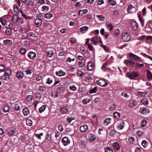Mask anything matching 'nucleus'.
<instances>
[{"label":"nucleus","mask_w":152,"mask_h":152,"mask_svg":"<svg viewBox=\"0 0 152 152\" xmlns=\"http://www.w3.org/2000/svg\"><path fill=\"white\" fill-rule=\"evenodd\" d=\"M96 83L99 86L102 87H106L108 85L107 80L104 79H101L96 82Z\"/></svg>","instance_id":"1"},{"label":"nucleus","mask_w":152,"mask_h":152,"mask_svg":"<svg viewBox=\"0 0 152 152\" xmlns=\"http://www.w3.org/2000/svg\"><path fill=\"white\" fill-rule=\"evenodd\" d=\"M131 39L130 34L127 32H124L122 34V39L124 42H128Z\"/></svg>","instance_id":"2"},{"label":"nucleus","mask_w":152,"mask_h":152,"mask_svg":"<svg viewBox=\"0 0 152 152\" xmlns=\"http://www.w3.org/2000/svg\"><path fill=\"white\" fill-rule=\"evenodd\" d=\"M127 76L130 79H132L133 78H135L139 76L138 73L136 72H132L131 73H128L127 74Z\"/></svg>","instance_id":"3"},{"label":"nucleus","mask_w":152,"mask_h":152,"mask_svg":"<svg viewBox=\"0 0 152 152\" xmlns=\"http://www.w3.org/2000/svg\"><path fill=\"white\" fill-rule=\"evenodd\" d=\"M130 27L132 30L135 31L138 28V25L136 22L133 21L131 22Z\"/></svg>","instance_id":"4"},{"label":"nucleus","mask_w":152,"mask_h":152,"mask_svg":"<svg viewBox=\"0 0 152 152\" xmlns=\"http://www.w3.org/2000/svg\"><path fill=\"white\" fill-rule=\"evenodd\" d=\"M94 66V63L91 61L88 62L87 66V69L88 71L92 70Z\"/></svg>","instance_id":"5"},{"label":"nucleus","mask_w":152,"mask_h":152,"mask_svg":"<svg viewBox=\"0 0 152 152\" xmlns=\"http://www.w3.org/2000/svg\"><path fill=\"white\" fill-rule=\"evenodd\" d=\"M96 139L95 134L92 133H90L88 135V141L91 142L95 140Z\"/></svg>","instance_id":"6"},{"label":"nucleus","mask_w":152,"mask_h":152,"mask_svg":"<svg viewBox=\"0 0 152 152\" xmlns=\"http://www.w3.org/2000/svg\"><path fill=\"white\" fill-rule=\"evenodd\" d=\"M62 142L65 146L66 145L70 143V141L69 140L68 138L67 137H63L62 140Z\"/></svg>","instance_id":"7"},{"label":"nucleus","mask_w":152,"mask_h":152,"mask_svg":"<svg viewBox=\"0 0 152 152\" xmlns=\"http://www.w3.org/2000/svg\"><path fill=\"white\" fill-rule=\"evenodd\" d=\"M16 132V130L15 129H10L8 131L7 134L9 136H15Z\"/></svg>","instance_id":"8"},{"label":"nucleus","mask_w":152,"mask_h":152,"mask_svg":"<svg viewBox=\"0 0 152 152\" xmlns=\"http://www.w3.org/2000/svg\"><path fill=\"white\" fill-rule=\"evenodd\" d=\"M28 56L30 59H34L36 58V55L35 53L30 52H29Z\"/></svg>","instance_id":"9"},{"label":"nucleus","mask_w":152,"mask_h":152,"mask_svg":"<svg viewBox=\"0 0 152 152\" xmlns=\"http://www.w3.org/2000/svg\"><path fill=\"white\" fill-rule=\"evenodd\" d=\"M88 128V126L86 125H84L81 126L80 128V130L82 132L86 131Z\"/></svg>","instance_id":"10"},{"label":"nucleus","mask_w":152,"mask_h":152,"mask_svg":"<svg viewBox=\"0 0 152 152\" xmlns=\"http://www.w3.org/2000/svg\"><path fill=\"white\" fill-rule=\"evenodd\" d=\"M139 112L142 114H145L149 113L148 110L144 107L140 108L139 110Z\"/></svg>","instance_id":"11"},{"label":"nucleus","mask_w":152,"mask_h":152,"mask_svg":"<svg viewBox=\"0 0 152 152\" xmlns=\"http://www.w3.org/2000/svg\"><path fill=\"white\" fill-rule=\"evenodd\" d=\"M129 57L131 59L135 60H138L140 58V57H139L134 54L132 53L129 54Z\"/></svg>","instance_id":"12"},{"label":"nucleus","mask_w":152,"mask_h":152,"mask_svg":"<svg viewBox=\"0 0 152 152\" xmlns=\"http://www.w3.org/2000/svg\"><path fill=\"white\" fill-rule=\"evenodd\" d=\"M42 20L40 19H36L35 21V23L38 27H40L42 24Z\"/></svg>","instance_id":"13"},{"label":"nucleus","mask_w":152,"mask_h":152,"mask_svg":"<svg viewBox=\"0 0 152 152\" xmlns=\"http://www.w3.org/2000/svg\"><path fill=\"white\" fill-rule=\"evenodd\" d=\"M65 90V88L63 87H59L56 89L57 92L58 93L62 94Z\"/></svg>","instance_id":"14"},{"label":"nucleus","mask_w":152,"mask_h":152,"mask_svg":"<svg viewBox=\"0 0 152 152\" xmlns=\"http://www.w3.org/2000/svg\"><path fill=\"white\" fill-rule=\"evenodd\" d=\"M91 39L94 44H96L101 41L100 39L96 37H93Z\"/></svg>","instance_id":"15"},{"label":"nucleus","mask_w":152,"mask_h":152,"mask_svg":"<svg viewBox=\"0 0 152 152\" xmlns=\"http://www.w3.org/2000/svg\"><path fill=\"white\" fill-rule=\"evenodd\" d=\"M88 12V10L86 9L84 10H80L78 11V14L80 16L85 15Z\"/></svg>","instance_id":"16"},{"label":"nucleus","mask_w":152,"mask_h":152,"mask_svg":"<svg viewBox=\"0 0 152 152\" xmlns=\"http://www.w3.org/2000/svg\"><path fill=\"white\" fill-rule=\"evenodd\" d=\"M1 79L6 81H8L9 80L10 75L4 74L3 76L1 77Z\"/></svg>","instance_id":"17"},{"label":"nucleus","mask_w":152,"mask_h":152,"mask_svg":"<svg viewBox=\"0 0 152 152\" xmlns=\"http://www.w3.org/2000/svg\"><path fill=\"white\" fill-rule=\"evenodd\" d=\"M23 114L25 116H27L29 114V110L28 109L27 107H25L23 109Z\"/></svg>","instance_id":"18"},{"label":"nucleus","mask_w":152,"mask_h":152,"mask_svg":"<svg viewBox=\"0 0 152 152\" xmlns=\"http://www.w3.org/2000/svg\"><path fill=\"white\" fill-rule=\"evenodd\" d=\"M88 29V27L87 26H84L81 27L80 30L82 33H85Z\"/></svg>","instance_id":"19"},{"label":"nucleus","mask_w":152,"mask_h":152,"mask_svg":"<svg viewBox=\"0 0 152 152\" xmlns=\"http://www.w3.org/2000/svg\"><path fill=\"white\" fill-rule=\"evenodd\" d=\"M113 145L114 148L117 150H119L120 149L119 145L118 142H115L113 143Z\"/></svg>","instance_id":"20"},{"label":"nucleus","mask_w":152,"mask_h":152,"mask_svg":"<svg viewBox=\"0 0 152 152\" xmlns=\"http://www.w3.org/2000/svg\"><path fill=\"white\" fill-rule=\"evenodd\" d=\"M19 18L18 15H15L12 17V19L14 23H15L18 22Z\"/></svg>","instance_id":"21"},{"label":"nucleus","mask_w":152,"mask_h":152,"mask_svg":"<svg viewBox=\"0 0 152 152\" xmlns=\"http://www.w3.org/2000/svg\"><path fill=\"white\" fill-rule=\"evenodd\" d=\"M46 138L45 140V141L46 142H48L49 141H50V142H51V134L50 133H48L46 135Z\"/></svg>","instance_id":"22"},{"label":"nucleus","mask_w":152,"mask_h":152,"mask_svg":"<svg viewBox=\"0 0 152 152\" xmlns=\"http://www.w3.org/2000/svg\"><path fill=\"white\" fill-rule=\"evenodd\" d=\"M124 122L121 121L118 123V126L120 129H122L124 127Z\"/></svg>","instance_id":"23"},{"label":"nucleus","mask_w":152,"mask_h":152,"mask_svg":"<svg viewBox=\"0 0 152 152\" xmlns=\"http://www.w3.org/2000/svg\"><path fill=\"white\" fill-rule=\"evenodd\" d=\"M139 12H138V17L139 18V20L141 22V26L142 27H143L144 25V20L142 18V17L141 16V15L140 14H139Z\"/></svg>","instance_id":"24"},{"label":"nucleus","mask_w":152,"mask_h":152,"mask_svg":"<svg viewBox=\"0 0 152 152\" xmlns=\"http://www.w3.org/2000/svg\"><path fill=\"white\" fill-rule=\"evenodd\" d=\"M60 111L63 113H66L68 111V109L66 107H61Z\"/></svg>","instance_id":"25"},{"label":"nucleus","mask_w":152,"mask_h":152,"mask_svg":"<svg viewBox=\"0 0 152 152\" xmlns=\"http://www.w3.org/2000/svg\"><path fill=\"white\" fill-rule=\"evenodd\" d=\"M3 43L5 45H10L12 43V41L11 40L7 39L3 41Z\"/></svg>","instance_id":"26"},{"label":"nucleus","mask_w":152,"mask_h":152,"mask_svg":"<svg viewBox=\"0 0 152 152\" xmlns=\"http://www.w3.org/2000/svg\"><path fill=\"white\" fill-rule=\"evenodd\" d=\"M16 76L19 79H21L23 77V74L21 72H18L16 73Z\"/></svg>","instance_id":"27"},{"label":"nucleus","mask_w":152,"mask_h":152,"mask_svg":"<svg viewBox=\"0 0 152 152\" xmlns=\"http://www.w3.org/2000/svg\"><path fill=\"white\" fill-rule=\"evenodd\" d=\"M53 17V15L50 13L48 12L45 14L44 17L47 19H50Z\"/></svg>","instance_id":"28"},{"label":"nucleus","mask_w":152,"mask_h":152,"mask_svg":"<svg viewBox=\"0 0 152 152\" xmlns=\"http://www.w3.org/2000/svg\"><path fill=\"white\" fill-rule=\"evenodd\" d=\"M147 78L148 79H151L152 78V74L151 72L148 70H146Z\"/></svg>","instance_id":"29"},{"label":"nucleus","mask_w":152,"mask_h":152,"mask_svg":"<svg viewBox=\"0 0 152 152\" xmlns=\"http://www.w3.org/2000/svg\"><path fill=\"white\" fill-rule=\"evenodd\" d=\"M56 73L57 75L59 76H62L65 75V73L62 71H60L58 72H56Z\"/></svg>","instance_id":"30"},{"label":"nucleus","mask_w":152,"mask_h":152,"mask_svg":"<svg viewBox=\"0 0 152 152\" xmlns=\"http://www.w3.org/2000/svg\"><path fill=\"white\" fill-rule=\"evenodd\" d=\"M111 120L110 118H106L104 121V124L105 126H107L110 123Z\"/></svg>","instance_id":"31"},{"label":"nucleus","mask_w":152,"mask_h":152,"mask_svg":"<svg viewBox=\"0 0 152 152\" xmlns=\"http://www.w3.org/2000/svg\"><path fill=\"white\" fill-rule=\"evenodd\" d=\"M13 7L14 12L18 13H19L20 10L17 5L16 4L14 5Z\"/></svg>","instance_id":"32"},{"label":"nucleus","mask_w":152,"mask_h":152,"mask_svg":"<svg viewBox=\"0 0 152 152\" xmlns=\"http://www.w3.org/2000/svg\"><path fill=\"white\" fill-rule=\"evenodd\" d=\"M141 144L144 148H146L148 145V142L145 140H143Z\"/></svg>","instance_id":"33"},{"label":"nucleus","mask_w":152,"mask_h":152,"mask_svg":"<svg viewBox=\"0 0 152 152\" xmlns=\"http://www.w3.org/2000/svg\"><path fill=\"white\" fill-rule=\"evenodd\" d=\"M38 90L41 92H44L46 91V87L42 86H39L38 88Z\"/></svg>","instance_id":"34"},{"label":"nucleus","mask_w":152,"mask_h":152,"mask_svg":"<svg viewBox=\"0 0 152 152\" xmlns=\"http://www.w3.org/2000/svg\"><path fill=\"white\" fill-rule=\"evenodd\" d=\"M146 26L149 29L152 30V21H148L147 22Z\"/></svg>","instance_id":"35"},{"label":"nucleus","mask_w":152,"mask_h":152,"mask_svg":"<svg viewBox=\"0 0 152 152\" xmlns=\"http://www.w3.org/2000/svg\"><path fill=\"white\" fill-rule=\"evenodd\" d=\"M46 106L45 105H43L41 106L39 109V112L40 113H42V112H44L46 108Z\"/></svg>","instance_id":"36"},{"label":"nucleus","mask_w":152,"mask_h":152,"mask_svg":"<svg viewBox=\"0 0 152 152\" xmlns=\"http://www.w3.org/2000/svg\"><path fill=\"white\" fill-rule=\"evenodd\" d=\"M126 62L127 65L132 66L134 64V62L130 59H127L126 60Z\"/></svg>","instance_id":"37"},{"label":"nucleus","mask_w":152,"mask_h":152,"mask_svg":"<svg viewBox=\"0 0 152 152\" xmlns=\"http://www.w3.org/2000/svg\"><path fill=\"white\" fill-rule=\"evenodd\" d=\"M141 102L144 105H148V101L146 98H144L141 100Z\"/></svg>","instance_id":"38"},{"label":"nucleus","mask_w":152,"mask_h":152,"mask_svg":"<svg viewBox=\"0 0 152 152\" xmlns=\"http://www.w3.org/2000/svg\"><path fill=\"white\" fill-rule=\"evenodd\" d=\"M141 124V126L144 127L147 125L148 123L146 120L143 119L142 121Z\"/></svg>","instance_id":"39"},{"label":"nucleus","mask_w":152,"mask_h":152,"mask_svg":"<svg viewBox=\"0 0 152 152\" xmlns=\"http://www.w3.org/2000/svg\"><path fill=\"white\" fill-rule=\"evenodd\" d=\"M47 53V56L48 57H51L53 55V51L51 50L48 51Z\"/></svg>","instance_id":"40"},{"label":"nucleus","mask_w":152,"mask_h":152,"mask_svg":"<svg viewBox=\"0 0 152 152\" xmlns=\"http://www.w3.org/2000/svg\"><path fill=\"white\" fill-rule=\"evenodd\" d=\"M137 104V102L135 101H133L129 103V106L130 107H134Z\"/></svg>","instance_id":"41"},{"label":"nucleus","mask_w":152,"mask_h":152,"mask_svg":"<svg viewBox=\"0 0 152 152\" xmlns=\"http://www.w3.org/2000/svg\"><path fill=\"white\" fill-rule=\"evenodd\" d=\"M113 115L116 119H119L120 117V113L117 112H114L113 113Z\"/></svg>","instance_id":"42"},{"label":"nucleus","mask_w":152,"mask_h":152,"mask_svg":"<svg viewBox=\"0 0 152 152\" xmlns=\"http://www.w3.org/2000/svg\"><path fill=\"white\" fill-rule=\"evenodd\" d=\"M96 17L100 21H103L105 19V17L102 15H96Z\"/></svg>","instance_id":"43"},{"label":"nucleus","mask_w":152,"mask_h":152,"mask_svg":"<svg viewBox=\"0 0 152 152\" xmlns=\"http://www.w3.org/2000/svg\"><path fill=\"white\" fill-rule=\"evenodd\" d=\"M42 11L44 12H47L49 9V7L47 6H43L42 7Z\"/></svg>","instance_id":"44"},{"label":"nucleus","mask_w":152,"mask_h":152,"mask_svg":"<svg viewBox=\"0 0 152 152\" xmlns=\"http://www.w3.org/2000/svg\"><path fill=\"white\" fill-rule=\"evenodd\" d=\"M102 47L104 49L106 52H109L110 51V49L104 45H102Z\"/></svg>","instance_id":"45"},{"label":"nucleus","mask_w":152,"mask_h":152,"mask_svg":"<svg viewBox=\"0 0 152 152\" xmlns=\"http://www.w3.org/2000/svg\"><path fill=\"white\" fill-rule=\"evenodd\" d=\"M109 4L112 6H115L116 4V2L115 1L113 0H109L108 1Z\"/></svg>","instance_id":"46"},{"label":"nucleus","mask_w":152,"mask_h":152,"mask_svg":"<svg viewBox=\"0 0 152 152\" xmlns=\"http://www.w3.org/2000/svg\"><path fill=\"white\" fill-rule=\"evenodd\" d=\"M105 152H113L112 149L109 147H107L105 148Z\"/></svg>","instance_id":"47"},{"label":"nucleus","mask_w":152,"mask_h":152,"mask_svg":"<svg viewBox=\"0 0 152 152\" xmlns=\"http://www.w3.org/2000/svg\"><path fill=\"white\" fill-rule=\"evenodd\" d=\"M116 106L115 104H112L111 106L109 107V110L110 111L114 110L116 108Z\"/></svg>","instance_id":"48"},{"label":"nucleus","mask_w":152,"mask_h":152,"mask_svg":"<svg viewBox=\"0 0 152 152\" xmlns=\"http://www.w3.org/2000/svg\"><path fill=\"white\" fill-rule=\"evenodd\" d=\"M12 29L10 28H8L6 29L5 33L8 35L11 34L12 33Z\"/></svg>","instance_id":"49"},{"label":"nucleus","mask_w":152,"mask_h":152,"mask_svg":"<svg viewBox=\"0 0 152 152\" xmlns=\"http://www.w3.org/2000/svg\"><path fill=\"white\" fill-rule=\"evenodd\" d=\"M26 123L28 126H31L32 124V122L31 120L27 119L26 120Z\"/></svg>","instance_id":"50"},{"label":"nucleus","mask_w":152,"mask_h":152,"mask_svg":"<svg viewBox=\"0 0 152 152\" xmlns=\"http://www.w3.org/2000/svg\"><path fill=\"white\" fill-rule=\"evenodd\" d=\"M53 82V80L51 77H48L46 83L49 84H51Z\"/></svg>","instance_id":"51"},{"label":"nucleus","mask_w":152,"mask_h":152,"mask_svg":"<svg viewBox=\"0 0 152 152\" xmlns=\"http://www.w3.org/2000/svg\"><path fill=\"white\" fill-rule=\"evenodd\" d=\"M57 93L55 91H52L51 92V96L52 97L55 98L56 97L58 96Z\"/></svg>","instance_id":"52"},{"label":"nucleus","mask_w":152,"mask_h":152,"mask_svg":"<svg viewBox=\"0 0 152 152\" xmlns=\"http://www.w3.org/2000/svg\"><path fill=\"white\" fill-rule=\"evenodd\" d=\"M97 90V87H95L94 88L91 89L89 91V93L90 94L94 93L96 92V91Z\"/></svg>","instance_id":"53"},{"label":"nucleus","mask_w":152,"mask_h":152,"mask_svg":"<svg viewBox=\"0 0 152 152\" xmlns=\"http://www.w3.org/2000/svg\"><path fill=\"white\" fill-rule=\"evenodd\" d=\"M26 100L28 102H30L33 99V96L32 95H28L26 98Z\"/></svg>","instance_id":"54"},{"label":"nucleus","mask_w":152,"mask_h":152,"mask_svg":"<svg viewBox=\"0 0 152 152\" xmlns=\"http://www.w3.org/2000/svg\"><path fill=\"white\" fill-rule=\"evenodd\" d=\"M138 94L139 95H140L142 96H145L147 94L146 92H142L140 91H138Z\"/></svg>","instance_id":"55"},{"label":"nucleus","mask_w":152,"mask_h":152,"mask_svg":"<svg viewBox=\"0 0 152 152\" xmlns=\"http://www.w3.org/2000/svg\"><path fill=\"white\" fill-rule=\"evenodd\" d=\"M41 96V94L39 93H36L34 95V97L37 99H40Z\"/></svg>","instance_id":"56"},{"label":"nucleus","mask_w":152,"mask_h":152,"mask_svg":"<svg viewBox=\"0 0 152 152\" xmlns=\"http://www.w3.org/2000/svg\"><path fill=\"white\" fill-rule=\"evenodd\" d=\"M10 110V107L8 105H6L4 106V110L5 112H8Z\"/></svg>","instance_id":"57"},{"label":"nucleus","mask_w":152,"mask_h":152,"mask_svg":"<svg viewBox=\"0 0 152 152\" xmlns=\"http://www.w3.org/2000/svg\"><path fill=\"white\" fill-rule=\"evenodd\" d=\"M115 130H111L109 133L110 135L111 136H113L115 135Z\"/></svg>","instance_id":"58"},{"label":"nucleus","mask_w":152,"mask_h":152,"mask_svg":"<svg viewBox=\"0 0 152 152\" xmlns=\"http://www.w3.org/2000/svg\"><path fill=\"white\" fill-rule=\"evenodd\" d=\"M43 135V133H41L39 134H35V136L38 139L40 140L41 139V136H42Z\"/></svg>","instance_id":"59"},{"label":"nucleus","mask_w":152,"mask_h":152,"mask_svg":"<svg viewBox=\"0 0 152 152\" xmlns=\"http://www.w3.org/2000/svg\"><path fill=\"white\" fill-rule=\"evenodd\" d=\"M84 65V63L81 61H79V62L78 63V67L79 68H81L83 67Z\"/></svg>","instance_id":"60"},{"label":"nucleus","mask_w":152,"mask_h":152,"mask_svg":"<svg viewBox=\"0 0 152 152\" xmlns=\"http://www.w3.org/2000/svg\"><path fill=\"white\" fill-rule=\"evenodd\" d=\"M83 74V73L80 71H79L77 72V75L80 77H82Z\"/></svg>","instance_id":"61"},{"label":"nucleus","mask_w":152,"mask_h":152,"mask_svg":"<svg viewBox=\"0 0 152 152\" xmlns=\"http://www.w3.org/2000/svg\"><path fill=\"white\" fill-rule=\"evenodd\" d=\"M90 101L91 100L90 99H84L83 100L82 102L84 104H87L89 103Z\"/></svg>","instance_id":"62"},{"label":"nucleus","mask_w":152,"mask_h":152,"mask_svg":"<svg viewBox=\"0 0 152 152\" xmlns=\"http://www.w3.org/2000/svg\"><path fill=\"white\" fill-rule=\"evenodd\" d=\"M87 45L88 46V47L90 50L92 51L93 50V47L91 43L90 44H88Z\"/></svg>","instance_id":"63"},{"label":"nucleus","mask_w":152,"mask_h":152,"mask_svg":"<svg viewBox=\"0 0 152 152\" xmlns=\"http://www.w3.org/2000/svg\"><path fill=\"white\" fill-rule=\"evenodd\" d=\"M70 41L73 44L76 43L77 42L76 39L74 38H71Z\"/></svg>","instance_id":"64"}]
</instances>
